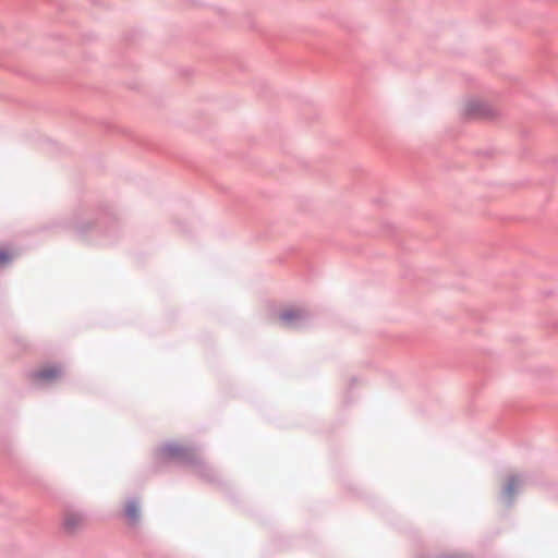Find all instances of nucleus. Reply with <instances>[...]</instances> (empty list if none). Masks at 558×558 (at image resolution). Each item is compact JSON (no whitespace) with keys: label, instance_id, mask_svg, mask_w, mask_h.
Masks as SVG:
<instances>
[{"label":"nucleus","instance_id":"nucleus-1","mask_svg":"<svg viewBox=\"0 0 558 558\" xmlns=\"http://www.w3.org/2000/svg\"><path fill=\"white\" fill-rule=\"evenodd\" d=\"M465 113L476 119H495L500 111L495 106L483 100H471L465 105Z\"/></svg>","mask_w":558,"mask_h":558},{"label":"nucleus","instance_id":"nucleus-2","mask_svg":"<svg viewBox=\"0 0 558 558\" xmlns=\"http://www.w3.org/2000/svg\"><path fill=\"white\" fill-rule=\"evenodd\" d=\"M85 524L86 518L80 512H68L64 515L63 526L70 533L81 530Z\"/></svg>","mask_w":558,"mask_h":558},{"label":"nucleus","instance_id":"nucleus-4","mask_svg":"<svg viewBox=\"0 0 558 558\" xmlns=\"http://www.w3.org/2000/svg\"><path fill=\"white\" fill-rule=\"evenodd\" d=\"M138 513H140L138 506L136 505L135 501H129L125 505V515L130 521H132V522L136 521L138 518Z\"/></svg>","mask_w":558,"mask_h":558},{"label":"nucleus","instance_id":"nucleus-6","mask_svg":"<svg viewBox=\"0 0 558 558\" xmlns=\"http://www.w3.org/2000/svg\"><path fill=\"white\" fill-rule=\"evenodd\" d=\"M13 255L4 247L0 246V266L8 264Z\"/></svg>","mask_w":558,"mask_h":558},{"label":"nucleus","instance_id":"nucleus-5","mask_svg":"<svg viewBox=\"0 0 558 558\" xmlns=\"http://www.w3.org/2000/svg\"><path fill=\"white\" fill-rule=\"evenodd\" d=\"M301 316V313L300 311L298 310H287L284 311L281 315H280V318L286 322V323H290L292 322L293 319L295 318H299Z\"/></svg>","mask_w":558,"mask_h":558},{"label":"nucleus","instance_id":"nucleus-7","mask_svg":"<svg viewBox=\"0 0 558 558\" xmlns=\"http://www.w3.org/2000/svg\"><path fill=\"white\" fill-rule=\"evenodd\" d=\"M183 450L184 449L180 446H173L168 448L169 453L172 456H180L182 454Z\"/></svg>","mask_w":558,"mask_h":558},{"label":"nucleus","instance_id":"nucleus-3","mask_svg":"<svg viewBox=\"0 0 558 558\" xmlns=\"http://www.w3.org/2000/svg\"><path fill=\"white\" fill-rule=\"evenodd\" d=\"M61 375V368L58 366H46L33 374L36 381H50Z\"/></svg>","mask_w":558,"mask_h":558}]
</instances>
